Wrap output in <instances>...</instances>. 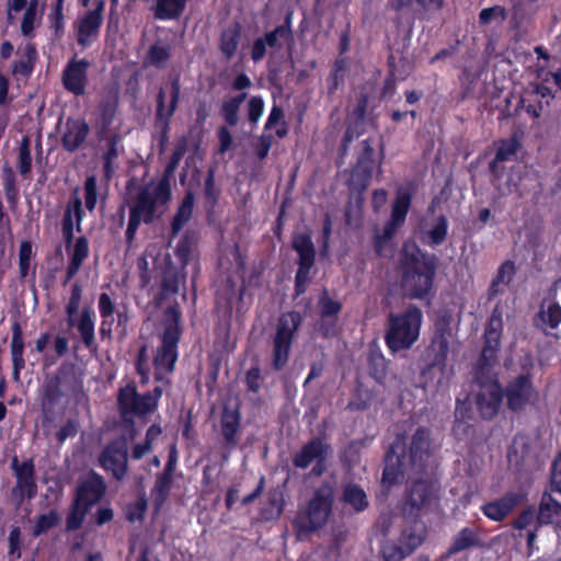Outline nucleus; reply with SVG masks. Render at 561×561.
Instances as JSON below:
<instances>
[{
	"label": "nucleus",
	"mask_w": 561,
	"mask_h": 561,
	"mask_svg": "<svg viewBox=\"0 0 561 561\" xmlns=\"http://www.w3.org/2000/svg\"><path fill=\"white\" fill-rule=\"evenodd\" d=\"M89 256V241L87 237L77 238L69 263L81 268L83 262Z\"/></svg>",
	"instance_id": "nucleus-63"
},
{
	"label": "nucleus",
	"mask_w": 561,
	"mask_h": 561,
	"mask_svg": "<svg viewBox=\"0 0 561 561\" xmlns=\"http://www.w3.org/2000/svg\"><path fill=\"white\" fill-rule=\"evenodd\" d=\"M89 133L90 127L84 118L69 117L61 135L62 148L68 152L77 151L85 142Z\"/></svg>",
	"instance_id": "nucleus-26"
},
{
	"label": "nucleus",
	"mask_w": 561,
	"mask_h": 561,
	"mask_svg": "<svg viewBox=\"0 0 561 561\" xmlns=\"http://www.w3.org/2000/svg\"><path fill=\"white\" fill-rule=\"evenodd\" d=\"M186 280V268L176 266L171 260H167L161 273L160 293L154 297L156 306H160L168 298L180 291V286Z\"/></svg>",
	"instance_id": "nucleus-22"
},
{
	"label": "nucleus",
	"mask_w": 561,
	"mask_h": 561,
	"mask_svg": "<svg viewBox=\"0 0 561 561\" xmlns=\"http://www.w3.org/2000/svg\"><path fill=\"white\" fill-rule=\"evenodd\" d=\"M248 94L241 92L231 99L224 101L220 107V114L225 119L226 124L230 127H234L239 122V110L241 104L245 101Z\"/></svg>",
	"instance_id": "nucleus-44"
},
{
	"label": "nucleus",
	"mask_w": 561,
	"mask_h": 561,
	"mask_svg": "<svg viewBox=\"0 0 561 561\" xmlns=\"http://www.w3.org/2000/svg\"><path fill=\"white\" fill-rule=\"evenodd\" d=\"M501 332L484 329L483 347L480 353L484 363H496L497 352L501 346Z\"/></svg>",
	"instance_id": "nucleus-43"
},
{
	"label": "nucleus",
	"mask_w": 561,
	"mask_h": 561,
	"mask_svg": "<svg viewBox=\"0 0 561 561\" xmlns=\"http://www.w3.org/2000/svg\"><path fill=\"white\" fill-rule=\"evenodd\" d=\"M515 273L516 266L513 261L506 260L502 263L489 287V298L492 299L502 293L503 288H501V285H508Z\"/></svg>",
	"instance_id": "nucleus-42"
},
{
	"label": "nucleus",
	"mask_w": 561,
	"mask_h": 561,
	"mask_svg": "<svg viewBox=\"0 0 561 561\" xmlns=\"http://www.w3.org/2000/svg\"><path fill=\"white\" fill-rule=\"evenodd\" d=\"M241 431V413L239 408L230 409L224 407L220 416V433L222 435L225 446L231 450L234 449L238 444V434Z\"/></svg>",
	"instance_id": "nucleus-27"
},
{
	"label": "nucleus",
	"mask_w": 561,
	"mask_h": 561,
	"mask_svg": "<svg viewBox=\"0 0 561 561\" xmlns=\"http://www.w3.org/2000/svg\"><path fill=\"white\" fill-rule=\"evenodd\" d=\"M118 110V95L112 94L103 98L98 106V115L95 118V136L99 141L107 138L110 128L115 121Z\"/></svg>",
	"instance_id": "nucleus-25"
},
{
	"label": "nucleus",
	"mask_w": 561,
	"mask_h": 561,
	"mask_svg": "<svg viewBox=\"0 0 561 561\" xmlns=\"http://www.w3.org/2000/svg\"><path fill=\"white\" fill-rule=\"evenodd\" d=\"M104 5V0H96L95 8L89 10L77 22V43L83 48L89 47L92 42L99 37L100 28L103 23Z\"/></svg>",
	"instance_id": "nucleus-19"
},
{
	"label": "nucleus",
	"mask_w": 561,
	"mask_h": 561,
	"mask_svg": "<svg viewBox=\"0 0 561 561\" xmlns=\"http://www.w3.org/2000/svg\"><path fill=\"white\" fill-rule=\"evenodd\" d=\"M170 85V101L169 105H165L167 92L163 88H160L156 98V124L161 129V141L168 139L170 131V123L173 117L181 95V81L180 76L174 75L169 79Z\"/></svg>",
	"instance_id": "nucleus-17"
},
{
	"label": "nucleus",
	"mask_w": 561,
	"mask_h": 561,
	"mask_svg": "<svg viewBox=\"0 0 561 561\" xmlns=\"http://www.w3.org/2000/svg\"><path fill=\"white\" fill-rule=\"evenodd\" d=\"M62 387L77 400L84 397L83 382L77 376L73 364L64 363L57 371L45 378L39 400L42 411L47 420H53L56 414V407L65 397Z\"/></svg>",
	"instance_id": "nucleus-7"
},
{
	"label": "nucleus",
	"mask_w": 561,
	"mask_h": 561,
	"mask_svg": "<svg viewBox=\"0 0 561 561\" xmlns=\"http://www.w3.org/2000/svg\"><path fill=\"white\" fill-rule=\"evenodd\" d=\"M181 311L179 306H169L163 313L162 332L159 335L160 345L153 356L154 381L170 385V379L165 375H170L175 369L179 358V343L182 335L180 325Z\"/></svg>",
	"instance_id": "nucleus-4"
},
{
	"label": "nucleus",
	"mask_w": 561,
	"mask_h": 561,
	"mask_svg": "<svg viewBox=\"0 0 561 561\" xmlns=\"http://www.w3.org/2000/svg\"><path fill=\"white\" fill-rule=\"evenodd\" d=\"M90 66V61L85 58H71L62 70L61 81L64 88L77 96L84 95Z\"/></svg>",
	"instance_id": "nucleus-20"
},
{
	"label": "nucleus",
	"mask_w": 561,
	"mask_h": 561,
	"mask_svg": "<svg viewBox=\"0 0 561 561\" xmlns=\"http://www.w3.org/2000/svg\"><path fill=\"white\" fill-rule=\"evenodd\" d=\"M171 57V49L161 43L152 44L146 55L145 62L158 69H163Z\"/></svg>",
	"instance_id": "nucleus-48"
},
{
	"label": "nucleus",
	"mask_w": 561,
	"mask_h": 561,
	"mask_svg": "<svg viewBox=\"0 0 561 561\" xmlns=\"http://www.w3.org/2000/svg\"><path fill=\"white\" fill-rule=\"evenodd\" d=\"M342 502L350 505L355 512H364L368 507V499L358 484L347 483L343 488Z\"/></svg>",
	"instance_id": "nucleus-41"
},
{
	"label": "nucleus",
	"mask_w": 561,
	"mask_h": 561,
	"mask_svg": "<svg viewBox=\"0 0 561 561\" xmlns=\"http://www.w3.org/2000/svg\"><path fill=\"white\" fill-rule=\"evenodd\" d=\"M302 323V317L298 311L283 312L277 320L276 331L273 336V368L282 370L288 363L295 335Z\"/></svg>",
	"instance_id": "nucleus-9"
},
{
	"label": "nucleus",
	"mask_w": 561,
	"mask_h": 561,
	"mask_svg": "<svg viewBox=\"0 0 561 561\" xmlns=\"http://www.w3.org/2000/svg\"><path fill=\"white\" fill-rule=\"evenodd\" d=\"M172 171L164 168L158 181L151 180L138 186L137 194L129 204V218L125 231L128 245H131L138 228L144 222L152 225L162 216L163 209L172 198Z\"/></svg>",
	"instance_id": "nucleus-2"
},
{
	"label": "nucleus",
	"mask_w": 561,
	"mask_h": 561,
	"mask_svg": "<svg viewBox=\"0 0 561 561\" xmlns=\"http://www.w3.org/2000/svg\"><path fill=\"white\" fill-rule=\"evenodd\" d=\"M11 469L15 477V485L11 491L12 497L18 504H22L24 500L34 499L38 490L34 460L30 458L20 462L18 456H14Z\"/></svg>",
	"instance_id": "nucleus-16"
},
{
	"label": "nucleus",
	"mask_w": 561,
	"mask_h": 561,
	"mask_svg": "<svg viewBox=\"0 0 561 561\" xmlns=\"http://www.w3.org/2000/svg\"><path fill=\"white\" fill-rule=\"evenodd\" d=\"M561 519V504L553 499L551 493L545 492L539 503L537 524L549 525Z\"/></svg>",
	"instance_id": "nucleus-37"
},
{
	"label": "nucleus",
	"mask_w": 561,
	"mask_h": 561,
	"mask_svg": "<svg viewBox=\"0 0 561 561\" xmlns=\"http://www.w3.org/2000/svg\"><path fill=\"white\" fill-rule=\"evenodd\" d=\"M507 19V11L502 5H493L490 8H484L479 13V24L481 26H486L491 24L494 20L500 21L501 23Z\"/></svg>",
	"instance_id": "nucleus-62"
},
{
	"label": "nucleus",
	"mask_w": 561,
	"mask_h": 561,
	"mask_svg": "<svg viewBox=\"0 0 561 561\" xmlns=\"http://www.w3.org/2000/svg\"><path fill=\"white\" fill-rule=\"evenodd\" d=\"M380 552L385 561H402L410 556L400 542L396 543L393 541L385 542Z\"/></svg>",
	"instance_id": "nucleus-64"
},
{
	"label": "nucleus",
	"mask_w": 561,
	"mask_h": 561,
	"mask_svg": "<svg viewBox=\"0 0 561 561\" xmlns=\"http://www.w3.org/2000/svg\"><path fill=\"white\" fill-rule=\"evenodd\" d=\"M505 405L514 413H520L538 400V390L530 373H522L508 379L504 386Z\"/></svg>",
	"instance_id": "nucleus-12"
},
{
	"label": "nucleus",
	"mask_w": 561,
	"mask_h": 561,
	"mask_svg": "<svg viewBox=\"0 0 561 561\" xmlns=\"http://www.w3.org/2000/svg\"><path fill=\"white\" fill-rule=\"evenodd\" d=\"M483 542L479 531L476 528L463 527L454 537L451 545L447 549V556H455L461 551L471 548H481Z\"/></svg>",
	"instance_id": "nucleus-32"
},
{
	"label": "nucleus",
	"mask_w": 561,
	"mask_h": 561,
	"mask_svg": "<svg viewBox=\"0 0 561 561\" xmlns=\"http://www.w3.org/2000/svg\"><path fill=\"white\" fill-rule=\"evenodd\" d=\"M439 500V485L430 479H417L405 490L401 511L405 518L417 519Z\"/></svg>",
	"instance_id": "nucleus-10"
},
{
	"label": "nucleus",
	"mask_w": 561,
	"mask_h": 561,
	"mask_svg": "<svg viewBox=\"0 0 561 561\" xmlns=\"http://www.w3.org/2000/svg\"><path fill=\"white\" fill-rule=\"evenodd\" d=\"M1 179L8 203L12 206L16 205L20 197V191L18 186L16 174L12 167L9 164L3 165Z\"/></svg>",
	"instance_id": "nucleus-47"
},
{
	"label": "nucleus",
	"mask_w": 561,
	"mask_h": 561,
	"mask_svg": "<svg viewBox=\"0 0 561 561\" xmlns=\"http://www.w3.org/2000/svg\"><path fill=\"white\" fill-rule=\"evenodd\" d=\"M89 511L90 507H85L73 500L66 518V531H76L81 528Z\"/></svg>",
	"instance_id": "nucleus-51"
},
{
	"label": "nucleus",
	"mask_w": 561,
	"mask_h": 561,
	"mask_svg": "<svg viewBox=\"0 0 561 561\" xmlns=\"http://www.w3.org/2000/svg\"><path fill=\"white\" fill-rule=\"evenodd\" d=\"M436 260L427 253L405 254L401 260V283L411 299L430 300L433 296Z\"/></svg>",
	"instance_id": "nucleus-5"
},
{
	"label": "nucleus",
	"mask_w": 561,
	"mask_h": 561,
	"mask_svg": "<svg viewBox=\"0 0 561 561\" xmlns=\"http://www.w3.org/2000/svg\"><path fill=\"white\" fill-rule=\"evenodd\" d=\"M448 232V219L444 215H439L436 219L432 228L426 232L428 238L427 244L430 247H438L443 244L446 240Z\"/></svg>",
	"instance_id": "nucleus-52"
},
{
	"label": "nucleus",
	"mask_w": 561,
	"mask_h": 561,
	"mask_svg": "<svg viewBox=\"0 0 561 561\" xmlns=\"http://www.w3.org/2000/svg\"><path fill=\"white\" fill-rule=\"evenodd\" d=\"M100 466L111 472L117 481H123L128 472V445L125 437L110 440L99 456Z\"/></svg>",
	"instance_id": "nucleus-15"
},
{
	"label": "nucleus",
	"mask_w": 561,
	"mask_h": 561,
	"mask_svg": "<svg viewBox=\"0 0 561 561\" xmlns=\"http://www.w3.org/2000/svg\"><path fill=\"white\" fill-rule=\"evenodd\" d=\"M453 336L450 322L446 317L434 324V333L420 360V378L424 386L443 387L448 382L447 358Z\"/></svg>",
	"instance_id": "nucleus-3"
},
{
	"label": "nucleus",
	"mask_w": 561,
	"mask_h": 561,
	"mask_svg": "<svg viewBox=\"0 0 561 561\" xmlns=\"http://www.w3.org/2000/svg\"><path fill=\"white\" fill-rule=\"evenodd\" d=\"M334 489L329 482L318 486L304 511H299L293 520V528L298 540L322 529L332 515Z\"/></svg>",
	"instance_id": "nucleus-6"
},
{
	"label": "nucleus",
	"mask_w": 561,
	"mask_h": 561,
	"mask_svg": "<svg viewBox=\"0 0 561 561\" xmlns=\"http://www.w3.org/2000/svg\"><path fill=\"white\" fill-rule=\"evenodd\" d=\"M12 339L10 343V353L12 359V377L15 381L20 380L21 370L25 368V358H24V334L23 329L19 321H13L11 324Z\"/></svg>",
	"instance_id": "nucleus-29"
},
{
	"label": "nucleus",
	"mask_w": 561,
	"mask_h": 561,
	"mask_svg": "<svg viewBox=\"0 0 561 561\" xmlns=\"http://www.w3.org/2000/svg\"><path fill=\"white\" fill-rule=\"evenodd\" d=\"M188 0H156L153 7L154 18L160 21L179 20L187 4Z\"/></svg>",
	"instance_id": "nucleus-38"
},
{
	"label": "nucleus",
	"mask_w": 561,
	"mask_h": 561,
	"mask_svg": "<svg viewBox=\"0 0 561 561\" xmlns=\"http://www.w3.org/2000/svg\"><path fill=\"white\" fill-rule=\"evenodd\" d=\"M194 199L192 192L185 193L171 221V238L176 237L182 228L191 220L194 209Z\"/></svg>",
	"instance_id": "nucleus-34"
},
{
	"label": "nucleus",
	"mask_w": 561,
	"mask_h": 561,
	"mask_svg": "<svg viewBox=\"0 0 561 561\" xmlns=\"http://www.w3.org/2000/svg\"><path fill=\"white\" fill-rule=\"evenodd\" d=\"M422 321V310L414 305L400 313L389 314L385 343L391 354L410 350L415 344L420 337Z\"/></svg>",
	"instance_id": "nucleus-8"
},
{
	"label": "nucleus",
	"mask_w": 561,
	"mask_h": 561,
	"mask_svg": "<svg viewBox=\"0 0 561 561\" xmlns=\"http://www.w3.org/2000/svg\"><path fill=\"white\" fill-rule=\"evenodd\" d=\"M479 366L476 371V382L479 385L480 390L489 387L493 381H499L497 374L493 370L495 363H484L479 356Z\"/></svg>",
	"instance_id": "nucleus-56"
},
{
	"label": "nucleus",
	"mask_w": 561,
	"mask_h": 561,
	"mask_svg": "<svg viewBox=\"0 0 561 561\" xmlns=\"http://www.w3.org/2000/svg\"><path fill=\"white\" fill-rule=\"evenodd\" d=\"M347 69V60L344 57H337L332 66V70L327 78L328 96L332 98L337 89L344 84V77Z\"/></svg>",
	"instance_id": "nucleus-46"
},
{
	"label": "nucleus",
	"mask_w": 561,
	"mask_h": 561,
	"mask_svg": "<svg viewBox=\"0 0 561 561\" xmlns=\"http://www.w3.org/2000/svg\"><path fill=\"white\" fill-rule=\"evenodd\" d=\"M291 247L298 254L294 294L295 297H299L307 291V286L310 283L311 270L316 263V248L311 236L307 232L294 236Z\"/></svg>",
	"instance_id": "nucleus-11"
},
{
	"label": "nucleus",
	"mask_w": 561,
	"mask_h": 561,
	"mask_svg": "<svg viewBox=\"0 0 561 561\" xmlns=\"http://www.w3.org/2000/svg\"><path fill=\"white\" fill-rule=\"evenodd\" d=\"M59 522V515L56 510H51L46 514H41L37 516L34 524V536H41L46 534L49 529L57 526Z\"/></svg>",
	"instance_id": "nucleus-60"
},
{
	"label": "nucleus",
	"mask_w": 561,
	"mask_h": 561,
	"mask_svg": "<svg viewBox=\"0 0 561 561\" xmlns=\"http://www.w3.org/2000/svg\"><path fill=\"white\" fill-rule=\"evenodd\" d=\"M84 191V205L85 208L92 213L98 203V179L95 175H88L83 183Z\"/></svg>",
	"instance_id": "nucleus-61"
},
{
	"label": "nucleus",
	"mask_w": 561,
	"mask_h": 561,
	"mask_svg": "<svg viewBox=\"0 0 561 561\" xmlns=\"http://www.w3.org/2000/svg\"><path fill=\"white\" fill-rule=\"evenodd\" d=\"M26 58L14 61L13 73L22 77H30L34 69V62L36 58V49L33 45L26 47Z\"/></svg>",
	"instance_id": "nucleus-59"
},
{
	"label": "nucleus",
	"mask_w": 561,
	"mask_h": 561,
	"mask_svg": "<svg viewBox=\"0 0 561 561\" xmlns=\"http://www.w3.org/2000/svg\"><path fill=\"white\" fill-rule=\"evenodd\" d=\"M319 307L322 319L337 320V316L342 310V304L330 298L327 290L319 298Z\"/></svg>",
	"instance_id": "nucleus-57"
},
{
	"label": "nucleus",
	"mask_w": 561,
	"mask_h": 561,
	"mask_svg": "<svg viewBox=\"0 0 561 561\" xmlns=\"http://www.w3.org/2000/svg\"><path fill=\"white\" fill-rule=\"evenodd\" d=\"M495 145V158L497 161L503 162L513 160L522 146L516 136L500 139Z\"/></svg>",
	"instance_id": "nucleus-49"
},
{
	"label": "nucleus",
	"mask_w": 561,
	"mask_h": 561,
	"mask_svg": "<svg viewBox=\"0 0 561 561\" xmlns=\"http://www.w3.org/2000/svg\"><path fill=\"white\" fill-rule=\"evenodd\" d=\"M413 193L412 186H400L397 190L388 222L399 228L404 225L411 207Z\"/></svg>",
	"instance_id": "nucleus-31"
},
{
	"label": "nucleus",
	"mask_w": 561,
	"mask_h": 561,
	"mask_svg": "<svg viewBox=\"0 0 561 561\" xmlns=\"http://www.w3.org/2000/svg\"><path fill=\"white\" fill-rule=\"evenodd\" d=\"M413 523L411 526L404 528L401 531L399 541L407 549V552L412 554L425 539V526L417 519H411Z\"/></svg>",
	"instance_id": "nucleus-35"
},
{
	"label": "nucleus",
	"mask_w": 561,
	"mask_h": 561,
	"mask_svg": "<svg viewBox=\"0 0 561 561\" xmlns=\"http://www.w3.org/2000/svg\"><path fill=\"white\" fill-rule=\"evenodd\" d=\"M505 399L504 387L500 381H493L489 387L481 389L476 397L477 409L484 420L493 419L500 411Z\"/></svg>",
	"instance_id": "nucleus-24"
},
{
	"label": "nucleus",
	"mask_w": 561,
	"mask_h": 561,
	"mask_svg": "<svg viewBox=\"0 0 561 561\" xmlns=\"http://www.w3.org/2000/svg\"><path fill=\"white\" fill-rule=\"evenodd\" d=\"M398 228L399 227L387 221L383 226L382 232L375 234L373 244L377 256L386 255V248L389 245Z\"/></svg>",
	"instance_id": "nucleus-55"
},
{
	"label": "nucleus",
	"mask_w": 561,
	"mask_h": 561,
	"mask_svg": "<svg viewBox=\"0 0 561 561\" xmlns=\"http://www.w3.org/2000/svg\"><path fill=\"white\" fill-rule=\"evenodd\" d=\"M18 169L20 174L27 179L32 171L31 140L24 136L19 146Z\"/></svg>",
	"instance_id": "nucleus-53"
},
{
	"label": "nucleus",
	"mask_w": 561,
	"mask_h": 561,
	"mask_svg": "<svg viewBox=\"0 0 561 561\" xmlns=\"http://www.w3.org/2000/svg\"><path fill=\"white\" fill-rule=\"evenodd\" d=\"M240 41L241 26L239 23H233L221 31L218 47L226 60H230L234 56Z\"/></svg>",
	"instance_id": "nucleus-36"
},
{
	"label": "nucleus",
	"mask_w": 561,
	"mask_h": 561,
	"mask_svg": "<svg viewBox=\"0 0 561 561\" xmlns=\"http://www.w3.org/2000/svg\"><path fill=\"white\" fill-rule=\"evenodd\" d=\"M119 135L113 133L107 135V149L103 154V170L106 179H111L114 174L113 161L117 158V145L119 142Z\"/></svg>",
	"instance_id": "nucleus-50"
},
{
	"label": "nucleus",
	"mask_w": 561,
	"mask_h": 561,
	"mask_svg": "<svg viewBox=\"0 0 561 561\" xmlns=\"http://www.w3.org/2000/svg\"><path fill=\"white\" fill-rule=\"evenodd\" d=\"M330 445L325 444L321 437L311 438L293 457V465L298 469H307L319 458H327Z\"/></svg>",
	"instance_id": "nucleus-28"
},
{
	"label": "nucleus",
	"mask_w": 561,
	"mask_h": 561,
	"mask_svg": "<svg viewBox=\"0 0 561 561\" xmlns=\"http://www.w3.org/2000/svg\"><path fill=\"white\" fill-rule=\"evenodd\" d=\"M526 497L527 494L523 491H508L501 497L484 503L481 512L493 522H503Z\"/></svg>",
	"instance_id": "nucleus-21"
},
{
	"label": "nucleus",
	"mask_w": 561,
	"mask_h": 561,
	"mask_svg": "<svg viewBox=\"0 0 561 561\" xmlns=\"http://www.w3.org/2000/svg\"><path fill=\"white\" fill-rule=\"evenodd\" d=\"M536 323L540 321L542 325L550 329H557L561 323V306L557 301L542 300L539 311L535 318Z\"/></svg>",
	"instance_id": "nucleus-40"
},
{
	"label": "nucleus",
	"mask_w": 561,
	"mask_h": 561,
	"mask_svg": "<svg viewBox=\"0 0 561 561\" xmlns=\"http://www.w3.org/2000/svg\"><path fill=\"white\" fill-rule=\"evenodd\" d=\"M84 217L82 209V201L76 194L66 205L64 217L61 220V230H75V221L77 231L81 230V222Z\"/></svg>",
	"instance_id": "nucleus-39"
},
{
	"label": "nucleus",
	"mask_w": 561,
	"mask_h": 561,
	"mask_svg": "<svg viewBox=\"0 0 561 561\" xmlns=\"http://www.w3.org/2000/svg\"><path fill=\"white\" fill-rule=\"evenodd\" d=\"M196 236L191 230H186L180 238L175 247L174 254L176 259L180 261L181 267H187L191 260V254L193 252L194 247L196 245Z\"/></svg>",
	"instance_id": "nucleus-45"
},
{
	"label": "nucleus",
	"mask_w": 561,
	"mask_h": 561,
	"mask_svg": "<svg viewBox=\"0 0 561 561\" xmlns=\"http://www.w3.org/2000/svg\"><path fill=\"white\" fill-rule=\"evenodd\" d=\"M284 32L282 27L276 26L264 36L255 38L251 47V59L254 62L261 61L266 55V47L280 49L283 47L280 39H289Z\"/></svg>",
	"instance_id": "nucleus-30"
},
{
	"label": "nucleus",
	"mask_w": 561,
	"mask_h": 561,
	"mask_svg": "<svg viewBox=\"0 0 561 561\" xmlns=\"http://www.w3.org/2000/svg\"><path fill=\"white\" fill-rule=\"evenodd\" d=\"M105 491L106 484L102 476L91 471L87 478L77 485L73 500L91 508L101 501Z\"/></svg>",
	"instance_id": "nucleus-23"
},
{
	"label": "nucleus",
	"mask_w": 561,
	"mask_h": 561,
	"mask_svg": "<svg viewBox=\"0 0 561 561\" xmlns=\"http://www.w3.org/2000/svg\"><path fill=\"white\" fill-rule=\"evenodd\" d=\"M148 508V500L145 493H141L134 503L126 507V519L130 523L142 522Z\"/></svg>",
	"instance_id": "nucleus-58"
},
{
	"label": "nucleus",
	"mask_w": 561,
	"mask_h": 561,
	"mask_svg": "<svg viewBox=\"0 0 561 561\" xmlns=\"http://www.w3.org/2000/svg\"><path fill=\"white\" fill-rule=\"evenodd\" d=\"M80 300L70 298L65 307L67 322L75 327L80 335L82 344L89 351H95L98 344L95 341V313L91 306H84L77 319Z\"/></svg>",
	"instance_id": "nucleus-13"
},
{
	"label": "nucleus",
	"mask_w": 561,
	"mask_h": 561,
	"mask_svg": "<svg viewBox=\"0 0 561 561\" xmlns=\"http://www.w3.org/2000/svg\"><path fill=\"white\" fill-rule=\"evenodd\" d=\"M433 453L434 442L428 427L419 426L409 444L404 434H398L385 455L382 485L391 489L401 483L408 470L415 474L425 472Z\"/></svg>",
	"instance_id": "nucleus-1"
},
{
	"label": "nucleus",
	"mask_w": 561,
	"mask_h": 561,
	"mask_svg": "<svg viewBox=\"0 0 561 561\" xmlns=\"http://www.w3.org/2000/svg\"><path fill=\"white\" fill-rule=\"evenodd\" d=\"M368 368L370 376L381 382L387 377L388 360L380 352H371L368 356Z\"/></svg>",
	"instance_id": "nucleus-54"
},
{
	"label": "nucleus",
	"mask_w": 561,
	"mask_h": 561,
	"mask_svg": "<svg viewBox=\"0 0 561 561\" xmlns=\"http://www.w3.org/2000/svg\"><path fill=\"white\" fill-rule=\"evenodd\" d=\"M117 405L125 423L134 424L133 416L145 417L154 412L156 403L147 393H138L135 385H127L119 389Z\"/></svg>",
	"instance_id": "nucleus-14"
},
{
	"label": "nucleus",
	"mask_w": 561,
	"mask_h": 561,
	"mask_svg": "<svg viewBox=\"0 0 561 561\" xmlns=\"http://www.w3.org/2000/svg\"><path fill=\"white\" fill-rule=\"evenodd\" d=\"M173 480L174 476L164 472L157 473L153 486L150 491L152 505L156 512H159L169 499L173 488Z\"/></svg>",
	"instance_id": "nucleus-33"
},
{
	"label": "nucleus",
	"mask_w": 561,
	"mask_h": 561,
	"mask_svg": "<svg viewBox=\"0 0 561 561\" xmlns=\"http://www.w3.org/2000/svg\"><path fill=\"white\" fill-rule=\"evenodd\" d=\"M375 150L369 141H362V150L357 154L356 163L353 165L348 179V185L352 190L364 192L373 179L375 170Z\"/></svg>",
	"instance_id": "nucleus-18"
}]
</instances>
